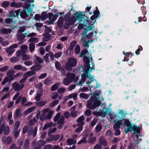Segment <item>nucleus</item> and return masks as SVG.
Segmentation results:
<instances>
[{"label": "nucleus", "mask_w": 149, "mask_h": 149, "mask_svg": "<svg viewBox=\"0 0 149 149\" xmlns=\"http://www.w3.org/2000/svg\"><path fill=\"white\" fill-rule=\"evenodd\" d=\"M36 121V118H35L34 117L33 119L31 120L29 122V124L31 125H34L35 122Z\"/></svg>", "instance_id": "obj_62"}, {"label": "nucleus", "mask_w": 149, "mask_h": 149, "mask_svg": "<svg viewBox=\"0 0 149 149\" xmlns=\"http://www.w3.org/2000/svg\"><path fill=\"white\" fill-rule=\"evenodd\" d=\"M25 30V28L24 26H21L19 27V29L18 31V33H21L23 32Z\"/></svg>", "instance_id": "obj_54"}, {"label": "nucleus", "mask_w": 149, "mask_h": 149, "mask_svg": "<svg viewBox=\"0 0 149 149\" xmlns=\"http://www.w3.org/2000/svg\"><path fill=\"white\" fill-rule=\"evenodd\" d=\"M64 17L65 16L60 17L57 21V26L59 28H61L63 25V20Z\"/></svg>", "instance_id": "obj_23"}, {"label": "nucleus", "mask_w": 149, "mask_h": 149, "mask_svg": "<svg viewBox=\"0 0 149 149\" xmlns=\"http://www.w3.org/2000/svg\"><path fill=\"white\" fill-rule=\"evenodd\" d=\"M58 103L59 101L58 100H55L52 102L50 104V106L52 107H53L58 104Z\"/></svg>", "instance_id": "obj_47"}, {"label": "nucleus", "mask_w": 149, "mask_h": 149, "mask_svg": "<svg viewBox=\"0 0 149 149\" xmlns=\"http://www.w3.org/2000/svg\"><path fill=\"white\" fill-rule=\"evenodd\" d=\"M86 77L89 79L88 81L86 82L87 84L90 85V84H92L93 83H94L93 86L92 85L91 86L90 89L91 91H94L93 89V88L94 87L95 85H96V86L95 87V88H97L100 87V84H97V81L94 79V77L93 76L91 75L90 74L86 72H84L81 75V79L79 82L77 84L79 86L82 85L86 80Z\"/></svg>", "instance_id": "obj_2"}, {"label": "nucleus", "mask_w": 149, "mask_h": 149, "mask_svg": "<svg viewBox=\"0 0 149 149\" xmlns=\"http://www.w3.org/2000/svg\"><path fill=\"white\" fill-rule=\"evenodd\" d=\"M13 69L17 70H22V71H26L27 70V68L25 67L22 66L21 65H17L14 66Z\"/></svg>", "instance_id": "obj_11"}, {"label": "nucleus", "mask_w": 149, "mask_h": 149, "mask_svg": "<svg viewBox=\"0 0 149 149\" xmlns=\"http://www.w3.org/2000/svg\"><path fill=\"white\" fill-rule=\"evenodd\" d=\"M75 75L71 72H68L66 75V77L71 82H72L74 79Z\"/></svg>", "instance_id": "obj_19"}, {"label": "nucleus", "mask_w": 149, "mask_h": 149, "mask_svg": "<svg viewBox=\"0 0 149 149\" xmlns=\"http://www.w3.org/2000/svg\"><path fill=\"white\" fill-rule=\"evenodd\" d=\"M60 83H57L53 85L51 88V90L54 91L56 90L60 86Z\"/></svg>", "instance_id": "obj_34"}, {"label": "nucleus", "mask_w": 149, "mask_h": 149, "mask_svg": "<svg viewBox=\"0 0 149 149\" xmlns=\"http://www.w3.org/2000/svg\"><path fill=\"white\" fill-rule=\"evenodd\" d=\"M8 66H5L0 68V71L1 72H5L8 69Z\"/></svg>", "instance_id": "obj_61"}, {"label": "nucleus", "mask_w": 149, "mask_h": 149, "mask_svg": "<svg viewBox=\"0 0 149 149\" xmlns=\"http://www.w3.org/2000/svg\"><path fill=\"white\" fill-rule=\"evenodd\" d=\"M9 4V2L8 1H4L2 3V6L4 8L7 7Z\"/></svg>", "instance_id": "obj_60"}, {"label": "nucleus", "mask_w": 149, "mask_h": 149, "mask_svg": "<svg viewBox=\"0 0 149 149\" xmlns=\"http://www.w3.org/2000/svg\"><path fill=\"white\" fill-rule=\"evenodd\" d=\"M29 141L27 139L25 142L23 147L24 149H29Z\"/></svg>", "instance_id": "obj_40"}, {"label": "nucleus", "mask_w": 149, "mask_h": 149, "mask_svg": "<svg viewBox=\"0 0 149 149\" xmlns=\"http://www.w3.org/2000/svg\"><path fill=\"white\" fill-rule=\"evenodd\" d=\"M76 141L73 139H69L67 140V143L68 145H72L76 143Z\"/></svg>", "instance_id": "obj_30"}, {"label": "nucleus", "mask_w": 149, "mask_h": 149, "mask_svg": "<svg viewBox=\"0 0 149 149\" xmlns=\"http://www.w3.org/2000/svg\"><path fill=\"white\" fill-rule=\"evenodd\" d=\"M51 96L53 99H55L58 97V94L57 92H53L51 95Z\"/></svg>", "instance_id": "obj_51"}, {"label": "nucleus", "mask_w": 149, "mask_h": 149, "mask_svg": "<svg viewBox=\"0 0 149 149\" xmlns=\"http://www.w3.org/2000/svg\"><path fill=\"white\" fill-rule=\"evenodd\" d=\"M19 59L16 57H13L10 59V61L12 62H15L18 61Z\"/></svg>", "instance_id": "obj_57"}, {"label": "nucleus", "mask_w": 149, "mask_h": 149, "mask_svg": "<svg viewBox=\"0 0 149 149\" xmlns=\"http://www.w3.org/2000/svg\"><path fill=\"white\" fill-rule=\"evenodd\" d=\"M20 125V122L19 121H17L14 125V129L18 130Z\"/></svg>", "instance_id": "obj_50"}, {"label": "nucleus", "mask_w": 149, "mask_h": 149, "mask_svg": "<svg viewBox=\"0 0 149 149\" xmlns=\"http://www.w3.org/2000/svg\"><path fill=\"white\" fill-rule=\"evenodd\" d=\"M41 67L39 66H38L37 65H33L31 67L30 69L31 70V71H37L40 70Z\"/></svg>", "instance_id": "obj_29"}, {"label": "nucleus", "mask_w": 149, "mask_h": 149, "mask_svg": "<svg viewBox=\"0 0 149 149\" xmlns=\"http://www.w3.org/2000/svg\"><path fill=\"white\" fill-rule=\"evenodd\" d=\"M100 104V101L97 100L96 97L93 96L91 97L87 102V107L91 109L99 106Z\"/></svg>", "instance_id": "obj_6"}, {"label": "nucleus", "mask_w": 149, "mask_h": 149, "mask_svg": "<svg viewBox=\"0 0 149 149\" xmlns=\"http://www.w3.org/2000/svg\"><path fill=\"white\" fill-rule=\"evenodd\" d=\"M77 63V61L74 58H69L65 65L66 69L68 71H71L72 69V68L76 65Z\"/></svg>", "instance_id": "obj_7"}, {"label": "nucleus", "mask_w": 149, "mask_h": 149, "mask_svg": "<svg viewBox=\"0 0 149 149\" xmlns=\"http://www.w3.org/2000/svg\"><path fill=\"white\" fill-rule=\"evenodd\" d=\"M34 57L35 58L34 61L35 64H37L38 63H43V60L41 58L37 56L36 54L34 56Z\"/></svg>", "instance_id": "obj_20"}, {"label": "nucleus", "mask_w": 149, "mask_h": 149, "mask_svg": "<svg viewBox=\"0 0 149 149\" xmlns=\"http://www.w3.org/2000/svg\"><path fill=\"white\" fill-rule=\"evenodd\" d=\"M20 131L19 130L14 129L13 131V134L15 138H17L19 135Z\"/></svg>", "instance_id": "obj_38"}, {"label": "nucleus", "mask_w": 149, "mask_h": 149, "mask_svg": "<svg viewBox=\"0 0 149 149\" xmlns=\"http://www.w3.org/2000/svg\"><path fill=\"white\" fill-rule=\"evenodd\" d=\"M92 57L91 55L89 53H88L86 55H85L83 58V60L84 62L86 63V71L84 72H87L88 73V72H91L93 70L95 69V65L93 63H91L92 64V67L90 66V62L92 61Z\"/></svg>", "instance_id": "obj_3"}, {"label": "nucleus", "mask_w": 149, "mask_h": 149, "mask_svg": "<svg viewBox=\"0 0 149 149\" xmlns=\"http://www.w3.org/2000/svg\"><path fill=\"white\" fill-rule=\"evenodd\" d=\"M87 31H84V32L82 34V36L83 37L82 38L85 39V38H88L89 36H88V35L87 34Z\"/></svg>", "instance_id": "obj_56"}, {"label": "nucleus", "mask_w": 149, "mask_h": 149, "mask_svg": "<svg viewBox=\"0 0 149 149\" xmlns=\"http://www.w3.org/2000/svg\"><path fill=\"white\" fill-rule=\"evenodd\" d=\"M10 6L12 7L17 8L21 7L23 5L22 3L13 2L10 3Z\"/></svg>", "instance_id": "obj_22"}, {"label": "nucleus", "mask_w": 149, "mask_h": 149, "mask_svg": "<svg viewBox=\"0 0 149 149\" xmlns=\"http://www.w3.org/2000/svg\"><path fill=\"white\" fill-rule=\"evenodd\" d=\"M77 20L79 23L78 28L79 30L82 29L88 23L87 17L85 15H82L81 12L77 13L75 14V16L70 20L69 24L71 25H74L75 22Z\"/></svg>", "instance_id": "obj_1"}, {"label": "nucleus", "mask_w": 149, "mask_h": 149, "mask_svg": "<svg viewBox=\"0 0 149 149\" xmlns=\"http://www.w3.org/2000/svg\"><path fill=\"white\" fill-rule=\"evenodd\" d=\"M53 113L52 111H49L47 113V116H46L47 119H50L51 118Z\"/></svg>", "instance_id": "obj_55"}, {"label": "nucleus", "mask_w": 149, "mask_h": 149, "mask_svg": "<svg viewBox=\"0 0 149 149\" xmlns=\"http://www.w3.org/2000/svg\"><path fill=\"white\" fill-rule=\"evenodd\" d=\"M46 144V142L45 141L40 140L37 142V145L39 147L43 146Z\"/></svg>", "instance_id": "obj_33"}, {"label": "nucleus", "mask_w": 149, "mask_h": 149, "mask_svg": "<svg viewBox=\"0 0 149 149\" xmlns=\"http://www.w3.org/2000/svg\"><path fill=\"white\" fill-rule=\"evenodd\" d=\"M123 125L125 126L126 125H127V128L125 129L124 131L126 133L130 131H132L133 133L138 132L139 131L140 128L139 127L136 125H131L129 122L127 120L125 121Z\"/></svg>", "instance_id": "obj_5"}, {"label": "nucleus", "mask_w": 149, "mask_h": 149, "mask_svg": "<svg viewBox=\"0 0 149 149\" xmlns=\"http://www.w3.org/2000/svg\"><path fill=\"white\" fill-rule=\"evenodd\" d=\"M102 146L98 144H96L94 147L93 149H101Z\"/></svg>", "instance_id": "obj_64"}, {"label": "nucleus", "mask_w": 149, "mask_h": 149, "mask_svg": "<svg viewBox=\"0 0 149 149\" xmlns=\"http://www.w3.org/2000/svg\"><path fill=\"white\" fill-rule=\"evenodd\" d=\"M15 71L13 69H11L9 71H8L6 73L7 77L10 78L13 76H14L13 74L14 73Z\"/></svg>", "instance_id": "obj_28"}, {"label": "nucleus", "mask_w": 149, "mask_h": 149, "mask_svg": "<svg viewBox=\"0 0 149 149\" xmlns=\"http://www.w3.org/2000/svg\"><path fill=\"white\" fill-rule=\"evenodd\" d=\"M12 79V77L10 78L7 76L5 77L1 82V85H5L7 82H10L11 81L13 80Z\"/></svg>", "instance_id": "obj_25"}, {"label": "nucleus", "mask_w": 149, "mask_h": 149, "mask_svg": "<svg viewBox=\"0 0 149 149\" xmlns=\"http://www.w3.org/2000/svg\"><path fill=\"white\" fill-rule=\"evenodd\" d=\"M43 91L42 90L39 91L37 93L36 96L35 97V99L37 101H40L41 96L42 95Z\"/></svg>", "instance_id": "obj_24"}, {"label": "nucleus", "mask_w": 149, "mask_h": 149, "mask_svg": "<svg viewBox=\"0 0 149 149\" xmlns=\"http://www.w3.org/2000/svg\"><path fill=\"white\" fill-rule=\"evenodd\" d=\"M88 53H89L86 49H83L81 51V53L79 55V56L80 57H82L84 55H86Z\"/></svg>", "instance_id": "obj_41"}, {"label": "nucleus", "mask_w": 149, "mask_h": 149, "mask_svg": "<svg viewBox=\"0 0 149 149\" xmlns=\"http://www.w3.org/2000/svg\"><path fill=\"white\" fill-rule=\"evenodd\" d=\"M36 108L35 107H33L27 109L24 112L25 115H26L32 112Z\"/></svg>", "instance_id": "obj_35"}, {"label": "nucleus", "mask_w": 149, "mask_h": 149, "mask_svg": "<svg viewBox=\"0 0 149 149\" xmlns=\"http://www.w3.org/2000/svg\"><path fill=\"white\" fill-rule=\"evenodd\" d=\"M11 32V29L2 27L0 29V33L7 34Z\"/></svg>", "instance_id": "obj_18"}, {"label": "nucleus", "mask_w": 149, "mask_h": 149, "mask_svg": "<svg viewBox=\"0 0 149 149\" xmlns=\"http://www.w3.org/2000/svg\"><path fill=\"white\" fill-rule=\"evenodd\" d=\"M96 137H93L89 139L88 142L90 143H93L96 141Z\"/></svg>", "instance_id": "obj_49"}, {"label": "nucleus", "mask_w": 149, "mask_h": 149, "mask_svg": "<svg viewBox=\"0 0 149 149\" xmlns=\"http://www.w3.org/2000/svg\"><path fill=\"white\" fill-rule=\"evenodd\" d=\"M77 94L76 93H72L69 95L70 98H73L74 100H76L77 99Z\"/></svg>", "instance_id": "obj_37"}, {"label": "nucleus", "mask_w": 149, "mask_h": 149, "mask_svg": "<svg viewBox=\"0 0 149 149\" xmlns=\"http://www.w3.org/2000/svg\"><path fill=\"white\" fill-rule=\"evenodd\" d=\"M22 59L24 60H29L30 59V57L29 55H22Z\"/></svg>", "instance_id": "obj_63"}, {"label": "nucleus", "mask_w": 149, "mask_h": 149, "mask_svg": "<svg viewBox=\"0 0 149 149\" xmlns=\"http://www.w3.org/2000/svg\"><path fill=\"white\" fill-rule=\"evenodd\" d=\"M20 11L21 10L20 9H18L15 11L13 10L11 11L10 13V15L11 17L17 16L18 18V15L20 12Z\"/></svg>", "instance_id": "obj_14"}, {"label": "nucleus", "mask_w": 149, "mask_h": 149, "mask_svg": "<svg viewBox=\"0 0 149 149\" xmlns=\"http://www.w3.org/2000/svg\"><path fill=\"white\" fill-rule=\"evenodd\" d=\"M24 86V84H20L17 82H15L12 84L13 88L14 91H19L22 90Z\"/></svg>", "instance_id": "obj_9"}, {"label": "nucleus", "mask_w": 149, "mask_h": 149, "mask_svg": "<svg viewBox=\"0 0 149 149\" xmlns=\"http://www.w3.org/2000/svg\"><path fill=\"white\" fill-rule=\"evenodd\" d=\"M29 49L31 52H33L35 49V45L33 43H31L29 45Z\"/></svg>", "instance_id": "obj_45"}, {"label": "nucleus", "mask_w": 149, "mask_h": 149, "mask_svg": "<svg viewBox=\"0 0 149 149\" xmlns=\"http://www.w3.org/2000/svg\"><path fill=\"white\" fill-rule=\"evenodd\" d=\"M114 122V125H113V127L115 130L119 128L120 126L123 125V124L121 123L120 121H118L117 119L115 120Z\"/></svg>", "instance_id": "obj_16"}, {"label": "nucleus", "mask_w": 149, "mask_h": 149, "mask_svg": "<svg viewBox=\"0 0 149 149\" xmlns=\"http://www.w3.org/2000/svg\"><path fill=\"white\" fill-rule=\"evenodd\" d=\"M10 95V93H8L4 95L1 98V101H3L4 99L8 98L9 97Z\"/></svg>", "instance_id": "obj_53"}, {"label": "nucleus", "mask_w": 149, "mask_h": 149, "mask_svg": "<svg viewBox=\"0 0 149 149\" xmlns=\"http://www.w3.org/2000/svg\"><path fill=\"white\" fill-rule=\"evenodd\" d=\"M27 36V33H25L24 34V35L23 34L20 33L18 34L17 36V39L19 40H23L25 38V37Z\"/></svg>", "instance_id": "obj_32"}, {"label": "nucleus", "mask_w": 149, "mask_h": 149, "mask_svg": "<svg viewBox=\"0 0 149 149\" xmlns=\"http://www.w3.org/2000/svg\"><path fill=\"white\" fill-rule=\"evenodd\" d=\"M3 131L5 135H8L10 131V128L8 126L6 125L5 124L1 125L0 127V134H2Z\"/></svg>", "instance_id": "obj_8"}, {"label": "nucleus", "mask_w": 149, "mask_h": 149, "mask_svg": "<svg viewBox=\"0 0 149 149\" xmlns=\"http://www.w3.org/2000/svg\"><path fill=\"white\" fill-rule=\"evenodd\" d=\"M48 17L49 19L48 23L50 24H52L54 23V21L56 19V16L54 15L52 13H48Z\"/></svg>", "instance_id": "obj_10"}, {"label": "nucleus", "mask_w": 149, "mask_h": 149, "mask_svg": "<svg viewBox=\"0 0 149 149\" xmlns=\"http://www.w3.org/2000/svg\"><path fill=\"white\" fill-rule=\"evenodd\" d=\"M80 97L85 99H87L89 97V95L84 93H81L80 94Z\"/></svg>", "instance_id": "obj_39"}, {"label": "nucleus", "mask_w": 149, "mask_h": 149, "mask_svg": "<svg viewBox=\"0 0 149 149\" xmlns=\"http://www.w3.org/2000/svg\"><path fill=\"white\" fill-rule=\"evenodd\" d=\"M22 113L21 110L20 109H17L16 111L14 116L15 118L18 117L21 115Z\"/></svg>", "instance_id": "obj_42"}, {"label": "nucleus", "mask_w": 149, "mask_h": 149, "mask_svg": "<svg viewBox=\"0 0 149 149\" xmlns=\"http://www.w3.org/2000/svg\"><path fill=\"white\" fill-rule=\"evenodd\" d=\"M29 42H34L35 43H37L39 42L38 39L36 38L33 37L30 38L29 40Z\"/></svg>", "instance_id": "obj_43"}, {"label": "nucleus", "mask_w": 149, "mask_h": 149, "mask_svg": "<svg viewBox=\"0 0 149 149\" xmlns=\"http://www.w3.org/2000/svg\"><path fill=\"white\" fill-rule=\"evenodd\" d=\"M81 40L82 41L84 42L83 45L85 47H88L89 45L88 42H87L85 40V39H83V38H81Z\"/></svg>", "instance_id": "obj_52"}, {"label": "nucleus", "mask_w": 149, "mask_h": 149, "mask_svg": "<svg viewBox=\"0 0 149 149\" xmlns=\"http://www.w3.org/2000/svg\"><path fill=\"white\" fill-rule=\"evenodd\" d=\"M36 73V72L34 71H29L25 73L23 75V77L27 78L30 76H32Z\"/></svg>", "instance_id": "obj_21"}, {"label": "nucleus", "mask_w": 149, "mask_h": 149, "mask_svg": "<svg viewBox=\"0 0 149 149\" xmlns=\"http://www.w3.org/2000/svg\"><path fill=\"white\" fill-rule=\"evenodd\" d=\"M34 6V5H31L27 3H25L23 5V7L24 8V11L22 12L21 10L19 13L21 17L22 18H25L28 16L26 12V10L28 14L31 13Z\"/></svg>", "instance_id": "obj_4"}, {"label": "nucleus", "mask_w": 149, "mask_h": 149, "mask_svg": "<svg viewBox=\"0 0 149 149\" xmlns=\"http://www.w3.org/2000/svg\"><path fill=\"white\" fill-rule=\"evenodd\" d=\"M72 82L67 78H65L63 79L62 83L65 86L68 85L70 83Z\"/></svg>", "instance_id": "obj_36"}, {"label": "nucleus", "mask_w": 149, "mask_h": 149, "mask_svg": "<svg viewBox=\"0 0 149 149\" xmlns=\"http://www.w3.org/2000/svg\"><path fill=\"white\" fill-rule=\"evenodd\" d=\"M46 103V101H42L39 102L37 103L38 106L40 107H42L44 106Z\"/></svg>", "instance_id": "obj_59"}, {"label": "nucleus", "mask_w": 149, "mask_h": 149, "mask_svg": "<svg viewBox=\"0 0 149 149\" xmlns=\"http://www.w3.org/2000/svg\"><path fill=\"white\" fill-rule=\"evenodd\" d=\"M64 118L63 116H61L58 120V123L59 124L58 126L59 129H61L63 127V125L64 124Z\"/></svg>", "instance_id": "obj_17"}, {"label": "nucleus", "mask_w": 149, "mask_h": 149, "mask_svg": "<svg viewBox=\"0 0 149 149\" xmlns=\"http://www.w3.org/2000/svg\"><path fill=\"white\" fill-rule=\"evenodd\" d=\"M80 51V48L79 46L77 45L75 48V53L77 54H79Z\"/></svg>", "instance_id": "obj_48"}, {"label": "nucleus", "mask_w": 149, "mask_h": 149, "mask_svg": "<svg viewBox=\"0 0 149 149\" xmlns=\"http://www.w3.org/2000/svg\"><path fill=\"white\" fill-rule=\"evenodd\" d=\"M23 74L22 72H19L15 74L14 75V76H13L12 77V79L14 80L15 78H17L21 76Z\"/></svg>", "instance_id": "obj_44"}, {"label": "nucleus", "mask_w": 149, "mask_h": 149, "mask_svg": "<svg viewBox=\"0 0 149 149\" xmlns=\"http://www.w3.org/2000/svg\"><path fill=\"white\" fill-rule=\"evenodd\" d=\"M61 115V113H58L55 117L54 118V121L55 122H56L58 120L59 118H60Z\"/></svg>", "instance_id": "obj_58"}, {"label": "nucleus", "mask_w": 149, "mask_h": 149, "mask_svg": "<svg viewBox=\"0 0 149 149\" xmlns=\"http://www.w3.org/2000/svg\"><path fill=\"white\" fill-rule=\"evenodd\" d=\"M84 120V118L83 116H81L79 117L77 120V125L83 126L84 124L83 121Z\"/></svg>", "instance_id": "obj_15"}, {"label": "nucleus", "mask_w": 149, "mask_h": 149, "mask_svg": "<svg viewBox=\"0 0 149 149\" xmlns=\"http://www.w3.org/2000/svg\"><path fill=\"white\" fill-rule=\"evenodd\" d=\"M99 142L100 144L104 146H107V140L102 136H100L99 139Z\"/></svg>", "instance_id": "obj_13"}, {"label": "nucleus", "mask_w": 149, "mask_h": 149, "mask_svg": "<svg viewBox=\"0 0 149 149\" xmlns=\"http://www.w3.org/2000/svg\"><path fill=\"white\" fill-rule=\"evenodd\" d=\"M56 126V124H53L52 122L50 123H49L45 124L43 127L42 130H46L47 128L50 127L52 126L54 127Z\"/></svg>", "instance_id": "obj_27"}, {"label": "nucleus", "mask_w": 149, "mask_h": 149, "mask_svg": "<svg viewBox=\"0 0 149 149\" xmlns=\"http://www.w3.org/2000/svg\"><path fill=\"white\" fill-rule=\"evenodd\" d=\"M19 95L20 93L19 92L17 93L15 95L13 99V100H15L17 99L15 102V104H17L19 103L21 101V99L22 98V95H21L19 96Z\"/></svg>", "instance_id": "obj_12"}, {"label": "nucleus", "mask_w": 149, "mask_h": 149, "mask_svg": "<svg viewBox=\"0 0 149 149\" xmlns=\"http://www.w3.org/2000/svg\"><path fill=\"white\" fill-rule=\"evenodd\" d=\"M20 48L22 50V52H25L28 50V47L26 45L21 46Z\"/></svg>", "instance_id": "obj_46"}, {"label": "nucleus", "mask_w": 149, "mask_h": 149, "mask_svg": "<svg viewBox=\"0 0 149 149\" xmlns=\"http://www.w3.org/2000/svg\"><path fill=\"white\" fill-rule=\"evenodd\" d=\"M102 126L101 124H97L96 126L95 130L96 133L99 132L102 130Z\"/></svg>", "instance_id": "obj_26"}, {"label": "nucleus", "mask_w": 149, "mask_h": 149, "mask_svg": "<svg viewBox=\"0 0 149 149\" xmlns=\"http://www.w3.org/2000/svg\"><path fill=\"white\" fill-rule=\"evenodd\" d=\"M6 51L8 53V56H10L14 52L15 50L10 46L7 49Z\"/></svg>", "instance_id": "obj_31"}]
</instances>
